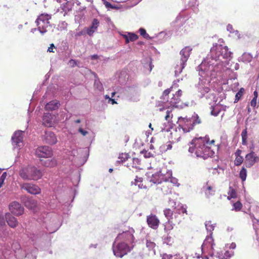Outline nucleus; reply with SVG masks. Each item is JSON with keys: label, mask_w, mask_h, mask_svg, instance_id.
<instances>
[{"label": "nucleus", "mask_w": 259, "mask_h": 259, "mask_svg": "<svg viewBox=\"0 0 259 259\" xmlns=\"http://www.w3.org/2000/svg\"><path fill=\"white\" fill-rule=\"evenodd\" d=\"M232 55L227 46L221 45L216 44L210 49L209 54L198 67L200 77L195 87L200 98L210 91L209 77L215 78L218 73L220 74L222 71L229 69L227 67L229 63L227 59L231 58Z\"/></svg>", "instance_id": "obj_1"}, {"label": "nucleus", "mask_w": 259, "mask_h": 259, "mask_svg": "<svg viewBox=\"0 0 259 259\" xmlns=\"http://www.w3.org/2000/svg\"><path fill=\"white\" fill-rule=\"evenodd\" d=\"M134 233L135 230L130 228L117 235L112 245L114 255L122 257L131 251L135 246Z\"/></svg>", "instance_id": "obj_2"}, {"label": "nucleus", "mask_w": 259, "mask_h": 259, "mask_svg": "<svg viewBox=\"0 0 259 259\" xmlns=\"http://www.w3.org/2000/svg\"><path fill=\"white\" fill-rule=\"evenodd\" d=\"M206 144H209L208 137L195 138L191 141L188 151L192 153L195 152L197 157H201L203 158L210 157L214 153L209 146L206 145Z\"/></svg>", "instance_id": "obj_3"}, {"label": "nucleus", "mask_w": 259, "mask_h": 259, "mask_svg": "<svg viewBox=\"0 0 259 259\" xmlns=\"http://www.w3.org/2000/svg\"><path fill=\"white\" fill-rule=\"evenodd\" d=\"M172 175V171L166 168L147 172L146 174V180L154 184H159L162 182L169 181Z\"/></svg>", "instance_id": "obj_4"}, {"label": "nucleus", "mask_w": 259, "mask_h": 259, "mask_svg": "<svg viewBox=\"0 0 259 259\" xmlns=\"http://www.w3.org/2000/svg\"><path fill=\"white\" fill-rule=\"evenodd\" d=\"M19 175L24 181H37L42 176L40 169L30 165L22 167L19 170Z\"/></svg>", "instance_id": "obj_5"}, {"label": "nucleus", "mask_w": 259, "mask_h": 259, "mask_svg": "<svg viewBox=\"0 0 259 259\" xmlns=\"http://www.w3.org/2000/svg\"><path fill=\"white\" fill-rule=\"evenodd\" d=\"M201 123V120L198 115L194 113L191 117H179L177 123L179 127L183 132V133H187L193 130L194 126Z\"/></svg>", "instance_id": "obj_6"}, {"label": "nucleus", "mask_w": 259, "mask_h": 259, "mask_svg": "<svg viewBox=\"0 0 259 259\" xmlns=\"http://www.w3.org/2000/svg\"><path fill=\"white\" fill-rule=\"evenodd\" d=\"M205 226L206 230L208 233H209V235L206 236L205 239L203 241V244H202V250L204 251L205 248V246L208 247L210 246L212 249H213V246L214 244L213 243V239L212 237V231L214 230L215 227L216 226V224H211V221H207L205 222Z\"/></svg>", "instance_id": "obj_7"}, {"label": "nucleus", "mask_w": 259, "mask_h": 259, "mask_svg": "<svg viewBox=\"0 0 259 259\" xmlns=\"http://www.w3.org/2000/svg\"><path fill=\"white\" fill-rule=\"evenodd\" d=\"M51 18L50 15L41 14L36 19L35 23L37 26V29L42 35L47 32V28L50 26L49 20Z\"/></svg>", "instance_id": "obj_8"}, {"label": "nucleus", "mask_w": 259, "mask_h": 259, "mask_svg": "<svg viewBox=\"0 0 259 259\" xmlns=\"http://www.w3.org/2000/svg\"><path fill=\"white\" fill-rule=\"evenodd\" d=\"M46 228L50 233H54L57 231L62 225V220L61 217L57 214H54L49 220L45 222Z\"/></svg>", "instance_id": "obj_9"}, {"label": "nucleus", "mask_w": 259, "mask_h": 259, "mask_svg": "<svg viewBox=\"0 0 259 259\" xmlns=\"http://www.w3.org/2000/svg\"><path fill=\"white\" fill-rule=\"evenodd\" d=\"M124 94L127 100L137 102L140 99V90L136 85L128 87L124 90Z\"/></svg>", "instance_id": "obj_10"}, {"label": "nucleus", "mask_w": 259, "mask_h": 259, "mask_svg": "<svg viewBox=\"0 0 259 259\" xmlns=\"http://www.w3.org/2000/svg\"><path fill=\"white\" fill-rule=\"evenodd\" d=\"M25 131L18 130L12 136V144L14 149H20L24 146L23 138Z\"/></svg>", "instance_id": "obj_11"}, {"label": "nucleus", "mask_w": 259, "mask_h": 259, "mask_svg": "<svg viewBox=\"0 0 259 259\" xmlns=\"http://www.w3.org/2000/svg\"><path fill=\"white\" fill-rule=\"evenodd\" d=\"M35 154L40 158H50L53 155V152L51 147L42 146L36 149Z\"/></svg>", "instance_id": "obj_12"}, {"label": "nucleus", "mask_w": 259, "mask_h": 259, "mask_svg": "<svg viewBox=\"0 0 259 259\" xmlns=\"http://www.w3.org/2000/svg\"><path fill=\"white\" fill-rule=\"evenodd\" d=\"M20 188L33 195L38 194L41 192V189L38 186L30 183H24L20 185Z\"/></svg>", "instance_id": "obj_13"}, {"label": "nucleus", "mask_w": 259, "mask_h": 259, "mask_svg": "<svg viewBox=\"0 0 259 259\" xmlns=\"http://www.w3.org/2000/svg\"><path fill=\"white\" fill-rule=\"evenodd\" d=\"M9 207L11 212L15 215H21L24 213V207L18 202H11L9 204Z\"/></svg>", "instance_id": "obj_14"}, {"label": "nucleus", "mask_w": 259, "mask_h": 259, "mask_svg": "<svg viewBox=\"0 0 259 259\" xmlns=\"http://www.w3.org/2000/svg\"><path fill=\"white\" fill-rule=\"evenodd\" d=\"M5 218L0 220V237L3 242H9V232L7 230Z\"/></svg>", "instance_id": "obj_15"}, {"label": "nucleus", "mask_w": 259, "mask_h": 259, "mask_svg": "<svg viewBox=\"0 0 259 259\" xmlns=\"http://www.w3.org/2000/svg\"><path fill=\"white\" fill-rule=\"evenodd\" d=\"M258 160L259 157L256 155L254 152H249L245 156L246 165L248 167H251Z\"/></svg>", "instance_id": "obj_16"}, {"label": "nucleus", "mask_w": 259, "mask_h": 259, "mask_svg": "<svg viewBox=\"0 0 259 259\" xmlns=\"http://www.w3.org/2000/svg\"><path fill=\"white\" fill-rule=\"evenodd\" d=\"M147 223L149 227L156 230L158 228L160 222L155 215L151 214L147 217Z\"/></svg>", "instance_id": "obj_17"}, {"label": "nucleus", "mask_w": 259, "mask_h": 259, "mask_svg": "<svg viewBox=\"0 0 259 259\" xmlns=\"http://www.w3.org/2000/svg\"><path fill=\"white\" fill-rule=\"evenodd\" d=\"M43 140L46 143L50 145L55 144L57 142L56 136L51 131H46L45 132Z\"/></svg>", "instance_id": "obj_18"}, {"label": "nucleus", "mask_w": 259, "mask_h": 259, "mask_svg": "<svg viewBox=\"0 0 259 259\" xmlns=\"http://www.w3.org/2000/svg\"><path fill=\"white\" fill-rule=\"evenodd\" d=\"M192 49L190 47H186L180 51V61L182 62L183 64H186L190 56V53L192 51Z\"/></svg>", "instance_id": "obj_19"}, {"label": "nucleus", "mask_w": 259, "mask_h": 259, "mask_svg": "<svg viewBox=\"0 0 259 259\" xmlns=\"http://www.w3.org/2000/svg\"><path fill=\"white\" fill-rule=\"evenodd\" d=\"M99 23V21L97 19L94 18L93 20L91 25L89 27L85 28L86 33H87L89 36H92L97 30Z\"/></svg>", "instance_id": "obj_20"}, {"label": "nucleus", "mask_w": 259, "mask_h": 259, "mask_svg": "<svg viewBox=\"0 0 259 259\" xmlns=\"http://www.w3.org/2000/svg\"><path fill=\"white\" fill-rule=\"evenodd\" d=\"M168 203L169 205L171 206L174 208L178 209V210L179 211V213L181 212L182 213H187L186 206H184L182 204L178 203L177 204V202L175 200L170 198L168 200Z\"/></svg>", "instance_id": "obj_21"}, {"label": "nucleus", "mask_w": 259, "mask_h": 259, "mask_svg": "<svg viewBox=\"0 0 259 259\" xmlns=\"http://www.w3.org/2000/svg\"><path fill=\"white\" fill-rule=\"evenodd\" d=\"M5 219L8 225L11 228H15L18 225V221L16 218L12 216L11 213L7 212L5 214Z\"/></svg>", "instance_id": "obj_22"}, {"label": "nucleus", "mask_w": 259, "mask_h": 259, "mask_svg": "<svg viewBox=\"0 0 259 259\" xmlns=\"http://www.w3.org/2000/svg\"><path fill=\"white\" fill-rule=\"evenodd\" d=\"M60 102L57 100L51 101L48 103L45 106V109L48 111L57 110L60 106Z\"/></svg>", "instance_id": "obj_23"}, {"label": "nucleus", "mask_w": 259, "mask_h": 259, "mask_svg": "<svg viewBox=\"0 0 259 259\" xmlns=\"http://www.w3.org/2000/svg\"><path fill=\"white\" fill-rule=\"evenodd\" d=\"M42 124L48 127L53 125L52 116L50 113H45L42 117Z\"/></svg>", "instance_id": "obj_24"}, {"label": "nucleus", "mask_w": 259, "mask_h": 259, "mask_svg": "<svg viewBox=\"0 0 259 259\" xmlns=\"http://www.w3.org/2000/svg\"><path fill=\"white\" fill-rule=\"evenodd\" d=\"M182 133L183 132L181 130V128L178 126L177 127H176L172 132H171V138L176 141L178 142L181 138Z\"/></svg>", "instance_id": "obj_25"}, {"label": "nucleus", "mask_w": 259, "mask_h": 259, "mask_svg": "<svg viewBox=\"0 0 259 259\" xmlns=\"http://www.w3.org/2000/svg\"><path fill=\"white\" fill-rule=\"evenodd\" d=\"M180 102V99L179 97L174 95L173 97L170 99L169 103L167 104V106L169 105L170 106H172L176 108L182 107V106L179 105Z\"/></svg>", "instance_id": "obj_26"}, {"label": "nucleus", "mask_w": 259, "mask_h": 259, "mask_svg": "<svg viewBox=\"0 0 259 259\" xmlns=\"http://www.w3.org/2000/svg\"><path fill=\"white\" fill-rule=\"evenodd\" d=\"M252 56L250 53H244L239 58L238 61H242L244 63H249L251 61Z\"/></svg>", "instance_id": "obj_27"}, {"label": "nucleus", "mask_w": 259, "mask_h": 259, "mask_svg": "<svg viewBox=\"0 0 259 259\" xmlns=\"http://www.w3.org/2000/svg\"><path fill=\"white\" fill-rule=\"evenodd\" d=\"M143 64L144 68L147 69L149 72H151L153 65L152 64V59L150 57H147L143 61Z\"/></svg>", "instance_id": "obj_28"}, {"label": "nucleus", "mask_w": 259, "mask_h": 259, "mask_svg": "<svg viewBox=\"0 0 259 259\" xmlns=\"http://www.w3.org/2000/svg\"><path fill=\"white\" fill-rule=\"evenodd\" d=\"M24 203L25 206L30 209H34L36 205V201L32 198H27Z\"/></svg>", "instance_id": "obj_29"}, {"label": "nucleus", "mask_w": 259, "mask_h": 259, "mask_svg": "<svg viewBox=\"0 0 259 259\" xmlns=\"http://www.w3.org/2000/svg\"><path fill=\"white\" fill-rule=\"evenodd\" d=\"M96 78L94 81V87L95 89L98 90L99 92H103L104 91V88L102 83L100 81L98 77H96L95 75Z\"/></svg>", "instance_id": "obj_30"}, {"label": "nucleus", "mask_w": 259, "mask_h": 259, "mask_svg": "<svg viewBox=\"0 0 259 259\" xmlns=\"http://www.w3.org/2000/svg\"><path fill=\"white\" fill-rule=\"evenodd\" d=\"M171 91V88L167 89L165 90L162 94V96L160 98V102L166 104L168 101L167 100V96L170 93Z\"/></svg>", "instance_id": "obj_31"}, {"label": "nucleus", "mask_w": 259, "mask_h": 259, "mask_svg": "<svg viewBox=\"0 0 259 259\" xmlns=\"http://www.w3.org/2000/svg\"><path fill=\"white\" fill-rule=\"evenodd\" d=\"M208 249H210V250L209 251V253H208L210 255V256H212L213 255V250H214V248L213 249H212L210 246H208V247L205 246V250H204V251H202V250H201V253L200 252H199V253L198 252H196L195 253V254L194 255L193 257H196L197 258H200V257L202 255V253H204Z\"/></svg>", "instance_id": "obj_32"}, {"label": "nucleus", "mask_w": 259, "mask_h": 259, "mask_svg": "<svg viewBox=\"0 0 259 259\" xmlns=\"http://www.w3.org/2000/svg\"><path fill=\"white\" fill-rule=\"evenodd\" d=\"M185 65H186L185 63H184V64H183V62L181 61H180V65H177V66L175 67V71L176 76H178L181 73L183 69L185 68Z\"/></svg>", "instance_id": "obj_33"}, {"label": "nucleus", "mask_w": 259, "mask_h": 259, "mask_svg": "<svg viewBox=\"0 0 259 259\" xmlns=\"http://www.w3.org/2000/svg\"><path fill=\"white\" fill-rule=\"evenodd\" d=\"M241 137H242V144L243 145H247V128L243 130L241 133Z\"/></svg>", "instance_id": "obj_34"}, {"label": "nucleus", "mask_w": 259, "mask_h": 259, "mask_svg": "<svg viewBox=\"0 0 259 259\" xmlns=\"http://www.w3.org/2000/svg\"><path fill=\"white\" fill-rule=\"evenodd\" d=\"M175 224L171 220H167V222L164 224V230L166 231H170L174 228Z\"/></svg>", "instance_id": "obj_35"}, {"label": "nucleus", "mask_w": 259, "mask_h": 259, "mask_svg": "<svg viewBox=\"0 0 259 259\" xmlns=\"http://www.w3.org/2000/svg\"><path fill=\"white\" fill-rule=\"evenodd\" d=\"M247 177V170L245 167H242L239 172V177L242 182L246 180Z\"/></svg>", "instance_id": "obj_36"}, {"label": "nucleus", "mask_w": 259, "mask_h": 259, "mask_svg": "<svg viewBox=\"0 0 259 259\" xmlns=\"http://www.w3.org/2000/svg\"><path fill=\"white\" fill-rule=\"evenodd\" d=\"M228 199L230 200L231 198H235L236 197L237 194L235 190L231 187H229V191L228 192Z\"/></svg>", "instance_id": "obj_37"}, {"label": "nucleus", "mask_w": 259, "mask_h": 259, "mask_svg": "<svg viewBox=\"0 0 259 259\" xmlns=\"http://www.w3.org/2000/svg\"><path fill=\"white\" fill-rule=\"evenodd\" d=\"M44 164L46 166L53 167L57 164V161L54 159H48L45 161Z\"/></svg>", "instance_id": "obj_38"}, {"label": "nucleus", "mask_w": 259, "mask_h": 259, "mask_svg": "<svg viewBox=\"0 0 259 259\" xmlns=\"http://www.w3.org/2000/svg\"><path fill=\"white\" fill-rule=\"evenodd\" d=\"M164 214L167 220H171L173 214L172 211L169 208L165 209L164 210Z\"/></svg>", "instance_id": "obj_39"}, {"label": "nucleus", "mask_w": 259, "mask_h": 259, "mask_svg": "<svg viewBox=\"0 0 259 259\" xmlns=\"http://www.w3.org/2000/svg\"><path fill=\"white\" fill-rule=\"evenodd\" d=\"M104 4L106 8L108 9H116L118 10L119 9V7L116 5H113L111 4H110L109 2L104 1Z\"/></svg>", "instance_id": "obj_40"}, {"label": "nucleus", "mask_w": 259, "mask_h": 259, "mask_svg": "<svg viewBox=\"0 0 259 259\" xmlns=\"http://www.w3.org/2000/svg\"><path fill=\"white\" fill-rule=\"evenodd\" d=\"M139 32L140 35L142 36L144 38L151 39V37L149 35L148 33H147L146 30L143 28H140L139 29Z\"/></svg>", "instance_id": "obj_41"}, {"label": "nucleus", "mask_w": 259, "mask_h": 259, "mask_svg": "<svg viewBox=\"0 0 259 259\" xmlns=\"http://www.w3.org/2000/svg\"><path fill=\"white\" fill-rule=\"evenodd\" d=\"M129 158V155L126 153H122L119 155L118 157L119 160L117 161V162H123L125 161Z\"/></svg>", "instance_id": "obj_42"}, {"label": "nucleus", "mask_w": 259, "mask_h": 259, "mask_svg": "<svg viewBox=\"0 0 259 259\" xmlns=\"http://www.w3.org/2000/svg\"><path fill=\"white\" fill-rule=\"evenodd\" d=\"M221 110V109L220 107L219 106H216L212 108L211 111V114L214 116H217L219 114Z\"/></svg>", "instance_id": "obj_43"}, {"label": "nucleus", "mask_w": 259, "mask_h": 259, "mask_svg": "<svg viewBox=\"0 0 259 259\" xmlns=\"http://www.w3.org/2000/svg\"><path fill=\"white\" fill-rule=\"evenodd\" d=\"M128 35L129 42L134 41L138 38V36L133 32H128Z\"/></svg>", "instance_id": "obj_44"}, {"label": "nucleus", "mask_w": 259, "mask_h": 259, "mask_svg": "<svg viewBox=\"0 0 259 259\" xmlns=\"http://www.w3.org/2000/svg\"><path fill=\"white\" fill-rule=\"evenodd\" d=\"M242 207V205L240 201H237L233 204V208L232 210H234L236 211H239Z\"/></svg>", "instance_id": "obj_45"}, {"label": "nucleus", "mask_w": 259, "mask_h": 259, "mask_svg": "<svg viewBox=\"0 0 259 259\" xmlns=\"http://www.w3.org/2000/svg\"><path fill=\"white\" fill-rule=\"evenodd\" d=\"M146 247L149 250H153L155 247V243L150 240H146Z\"/></svg>", "instance_id": "obj_46"}, {"label": "nucleus", "mask_w": 259, "mask_h": 259, "mask_svg": "<svg viewBox=\"0 0 259 259\" xmlns=\"http://www.w3.org/2000/svg\"><path fill=\"white\" fill-rule=\"evenodd\" d=\"M243 158L242 156L237 155L234 161L235 165L236 166L240 165L243 162Z\"/></svg>", "instance_id": "obj_47"}, {"label": "nucleus", "mask_w": 259, "mask_h": 259, "mask_svg": "<svg viewBox=\"0 0 259 259\" xmlns=\"http://www.w3.org/2000/svg\"><path fill=\"white\" fill-rule=\"evenodd\" d=\"M141 153L143 154L144 157L146 158L152 157L154 156L153 154L145 150L142 151Z\"/></svg>", "instance_id": "obj_48"}, {"label": "nucleus", "mask_w": 259, "mask_h": 259, "mask_svg": "<svg viewBox=\"0 0 259 259\" xmlns=\"http://www.w3.org/2000/svg\"><path fill=\"white\" fill-rule=\"evenodd\" d=\"M141 163V160L140 159L138 158H133V167H135L136 168H138V165H140Z\"/></svg>", "instance_id": "obj_49"}, {"label": "nucleus", "mask_w": 259, "mask_h": 259, "mask_svg": "<svg viewBox=\"0 0 259 259\" xmlns=\"http://www.w3.org/2000/svg\"><path fill=\"white\" fill-rule=\"evenodd\" d=\"M179 254L171 255L165 254L163 256V259H178Z\"/></svg>", "instance_id": "obj_50"}, {"label": "nucleus", "mask_w": 259, "mask_h": 259, "mask_svg": "<svg viewBox=\"0 0 259 259\" xmlns=\"http://www.w3.org/2000/svg\"><path fill=\"white\" fill-rule=\"evenodd\" d=\"M243 91H244V89L243 88H241L240 90V91L236 94L234 102H237L238 101L242 95Z\"/></svg>", "instance_id": "obj_51"}, {"label": "nucleus", "mask_w": 259, "mask_h": 259, "mask_svg": "<svg viewBox=\"0 0 259 259\" xmlns=\"http://www.w3.org/2000/svg\"><path fill=\"white\" fill-rule=\"evenodd\" d=\"M78 131L83 136H87L89 133V132L87 130L83 128L82 125H81L79 127Z\"/></svg>", "instance_id": "obj_52"}, {"label": "nucleus", "mask_w": 259, "mask_h": 259, "mask_svg": "<svg viewBox=\"0 0 259 259\" xmlns=\"http://www.w3.org/2000/svg\"><path fill=\"white\" fill-rule=\"evenodd\" d=\"M171 111L167 110L166 115L165 116V119L166 121H167L168 123L170 122V119L172 117V114L171 113Z\"/></svg>", "instance_id": "obj_53"}, {"label": "nucleus", "mask_w": 259, "mask_h": 259, "mask_svg": "<svg viewBox=\"0 0 259 259\" xmlns=\"http://www.w3.org/2000/svg\"><path fill=\"white\" fill-rule=\"evenodd\" d=\"M120 35H121L125 40V43H129L128 37V32H125L124 33L121 34L120 33Z\"/></svg>", "instance_id": "obj_54"}, {"label": "nucleus", "mask_w": 259, "mask_h": 259, "mask_svg": "<svg viewBox=\"0 0 259 259\" xmlns=\"http://www.w3.org/2000/svg\"><path fill=\"white\" fill-rule=\"evenodd\" d=\"M86 33V31H84L83 30H82V31H78V32H76L74 33V36L76 37V38H77L79 36H80L81 35H83L85 34V33Z\"/></svg>", "instance_id": "obj_55"}, {"label": "nucleus", "mask_w": 259, "mask_h": 259, "mask_svg": "<svg viewBox=\"0 0 259 259\" xmlns=\"http://www.w3.org/2000/svg\"><path fill=\"white\" fill-rule=\"evenodd\" d=\"M142 182V178H138V177H136V178L135 179V182H132L131 184L132 185H138V183L140 182L141 183Z\"/></svg>", "instance_id": "obj_56"}, {"label": "nucleus", "mask_w": 259, "mask_h": 259, "mask_svg": "<svg viewBox=\"0 0 259 259\" xmlns=\"http://www.w3.org/2000/svg\"><path fill=\"white\" fill-rule=\"evenodd\" d=\"M227 30L230 33H234L233 31H234V30L233 29V26L231 24H228V25L227 26Z\"/></svg>", "instance_id": "obj_57"}, {"label": "nucleus", "mask_w": 259, "mask_h": 259, "mask_svg": "<svg viewBox=\"0 0 259 259\" xmlns=\"http://www.w3.org/2000/svg\"><path fill=\"white\" fill-rule=\"evenodd\" d=\"M249 216H250V219L252 220V223H253V228H254V229H255V220H256V218H255L254 214L253 213H249Z\"/></svg>", "instance_id": "obj_58"}, {"label": "nucleus", "mask_w": 259, "mask_h": 259, "mask_svg": "<svg viewBox=\"0 0 259 259\" xmlns=\"http://www.w3.org/2000/svg\"><path fill=\"white\" fill-rule=\"evenodd\" d=\"M69 65L72 67H73L77 65V61L75 60H73V59H71L69 61Z\"/></svg>", "instance_id": "obj_59"}, {"label": "nucleus", "mask_w": 259, "mask_h": 259, "mask_svg": "<svg viewBox=\"0 0 259 259\" xmlns=\"http://www.w3.org/2000/svg\"><path fill=\"white\" fill-rule=\"evenodd\" d=\"M234 254V252L233 251H226L225 253V255L226 257L229 258L230 257H231V256H232Z\"/></svg>", "instance_id": "obj_60"}, {"label": "nucleus", "mask_w": 259, "mask_h": 259, "mask_svg": "<svg viewBox=\"0 0 259 259\" xmlns=\"http://www.w3.org/2000/svg\"><path fill=\"white\" fill-rule=\"evenodd\" d=\"M256 100L257 99L253 98L252 100L250 102V105L253 107H255L256 105Z\"/></svg>", "instance_id": "obj_61"}, {"label": "nucleus", "mask_w": 259, "mask_h": 259, "mask_svg": "<svg viewBox=\"0 0 259 259\" xmlns=\"http://www.w3.org/2000/svg\"><path fill=\"white\" fill-rule=\"evenodd\" d=\"M248 148L249 149L250 152H254L253 150L254 149V143H253V141L251 142V143H250V145L249 146Z\"/></svg>", "instance_id": "obj_62"}, {"label": "nucleus", "mask_w": 259, "mask_h": 259, "mask_svg": "<svg viewBox=\"0 0 259 259\" xmlns=\"http://www.w3.org/2000/svg\"><path fill=\"white\" fill-rule=\"evenodd\" d=\"M55 48V46L53 44L50 45V46L48 49V52H54L53 49Z\"/></svg>", "instance_id": "obj_63"}, {"label": "nucleus", "mask_w": 259, "mask_h": 259, "mask_svg": "<svg viewBox=\"0 0 259 259\" xmlns=\"http://www.w3.org/2000/svg\"><path fill=\"white\" fill-rule=\"evenodd\" d=\"M6 176H7V173L6 172H4L1 176L0 180H3V181L4 182L5 180L6 179Z\"/></svg>", "instance_id": "obj_64"}]
</instances>
